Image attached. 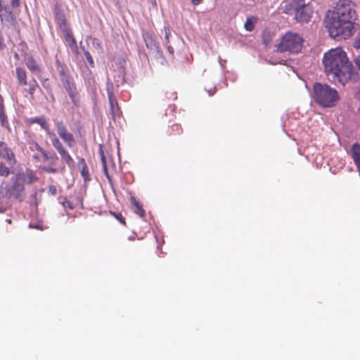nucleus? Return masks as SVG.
Returning <instances> with one entry per match:
<instances>
[{
	"mask_svg": "<svg viewBox=\"0 0 360 360\" xmlns=\"http://www.w3.org/2000/svg\"><path fill=\"white\" fill-rule=\"evenodd\" d=\"M11 173L10 169L3 162H0V176H8Z\"/></svg>",
	"mask_w": 360,
	"mask_h": 360,
	"instance_id": "nucleus-30",
	"label": "nucleus"
},
{
	"mask_svg": "<svg viewBox=\"0 0 360 360\" xmlns=\"http://www.w3.org/2000/svg\"><path fill=\"white\" fill-rule=\"evenodd\" d=\"M6 221H7L8 224H11V219H6Z\"/></svg>",
	"mask_w": 360,
	"mask_h": 360,
	"instance_id": "nucleus-53",
	"label": "nucleus"
},
{
	"mask_svg": "<svg viewBox=\"0 0 360 360\" xmlns=\"http://www.w3.org/2000/svg\"><path fill=\"white\" fill-rule=\"evenodd\" d=\"M49 193L51 194L52 195H55L57 193V189L56 187L54 185H50L49 186Z\"/></svg>",
	"mask_w": 360,
	"mask_h": 360,
	"instance_id": "nucleus-41",
	"label": "nucleus"
},
{
	"mask_svg": "<svg viewBox=\"0 0 360 360\" xmlns=\"http://www.w3.org/2000/svg\"><path fill=\"white\" fill-rule=\"evenodd\" d=\"M63 87L65 89L67 92L68 93L70 97L72 100V101H75V91H76V86L75 84L72 79L71 77L63 79L61 80Z\"/></svg>",
	"mask_w": 360,
	"mask_h": 360,
	"instance_id": "nucleus-14",
	"label": "nucleus"
},
{
	"mask_svg": "<svg viewBox=\"0 0 360 360\" xmlns=\"http://www.w3.org/2000/svg\"><path fill=\"white\" fill-rule=\"evenodd\" d=\"M62 160L67 164L69 167H73L75 165V161L73 158L71 157L70 153L64 156V158H62Z\"/></svg>",
	"mask_w": 360,
	"mask_h": 360,
	"instance_id": "nucleus-33",
	"label": "nucleus"
},
{
	"mask_svg": "<svg viewBox=\"0 0 360 360\" xmlns=\"http://www.w3.org/2000/svg\"><path fill=\"white\" fill-rule=\"evenodd\" d=\"M129 239L130 240H134V238L129 237Z\"/></svg>",
	"mask_w": 360,
	"mask_h": 360,
	"instance_id": "nucleus-54",
	"label": "nucleus"
},
{
	"mask_svg": "<svg viewBox=\"0 0 360 360\" xmlns=\"http://www.w3.org/2000/svg\"><path fill=\"white\" fill-rule=\"evenodd\" d=\"M6 196L13 198L20 202L24 200L25 187L20 174L16 175L15 179H13V184L8 187Z\"/></svg>",
	"mask_w": 360,
	"mask_h": 360,
	"instance_id": "nucleus-5",
	"label": "nucleus"
},
{
	"mask_svg": "<svg viewBox=\"0 0 360 360\" xmlns=\"http://www.w3.org/2000/svg\"><path fill=\"white\" fill-rule=\"evenodd\" d=\"M29 124H34L37 123L41 126V127L44 129L46 132V134L48 137L51 139L52 134L53 136L56 135V134L50 129L49 124L46 122V120L44 117H31L28 120Z\"/></svg>",
	"mask_w": 360,
	"mask_h": 360,
	"instance_id": "nucleus-12",
	"label": "nucleus"
},
{
	"mask_svg": "<svg viewBox=\"0 0 360 360\" xmlns=\"http://www.w3.org/2000/svg\"><path fill=\"white\" fill-rule=\"evenodd\" d=\"M354 65L356 66L359 70H360V58L357 57L354 60Z\"/></svg>",
	"mask_w": 360,
	"mask_h": 360,
	"instance_id": "nucleus-43",
	"label": "nucleus"
},
{
	"mask_svg": "<svg viewBox=\"0 0 360 360\" xmlns=\"http://www.w3.org/2000/svg\"><path fill=\"white\" fill-rule=\"evenodd\" d=\"M11 8L8 4H4V1L1 2L0 19L7 27H14L16 24L15 17Z\"/></svg>",
	"mask_w": 360,
	"mask_h": 360,
	"instance_id": "nucleus-6",
	"label": "nucleus"
},
{
	"mask_svg": "<svg viewBox=\"0 0 360 360\" xmlns=\"http://www.w3.org/2000/svg\"><path fill=\"white\" fill-rule=\"evenodd\" d=\"M167 51H168V52H169V53H171V54H173V53H174V48H173L172 46L168 45V46H167Z\"/></svg>",
	"mask_w": 360,
	"mask_h": 360,
	"instance_id": "nucleus-47",
	"label": "nucleus"
},
{
	"mask_svg": "<svg viewBox=\"0 0 360 360\" xmlns=\"http://www.w3.org/2000/svg\"><path fill=\"white\" fill-rule=\"evenodd\" d=\"M39 87V84L36 79H33L32 82L30 84V87L28 89V93L30 96V98L32 99L34 98V94L37 89V88Z\"/></svg>",
	"mask_w": 360,
	"mask_h": 360,
	"instance_id": "nucleus-27",
	"label": "nucleus"
},
{
	"mask_svg": "<svg viewBox=\"0 0 360 360\" xmlns=\"http://www.w3.org/2000/svg\"><path fill=\"white\" fill-rule=\"evenodd\" d=\"M257 17L251 16L248 18L244 25L245 29L249 32L252 31L255 28V24L257 22Z\"/></svg>",
	"mask_w": 360,
	"mask_h": 360,
	"instance_id": "nucleus-24",
	"label": "nucleus"
},
{
	"mask_svg": "<svg viewBox=\"0 0 360 360\" xmlns=\"http://www.w3.org/2000/svg\"><path fill=\"white\" fill-rule=\"evenodd\" d=\"M54 15L57 26L62 32L70 29L65 15L57 6L54 9Z\"/></svg>",
	"mask_w": 360,
	"mask_h": 360,
	"instance_id": "nucleus-11",
	"label": "nucleus"
},
{
	"mask_svg": "<svg viewBox=\"0 0 360 360\" xmlns=\"http://www.w3.org/2000/svg\"><path fill=\"white\" fill-rule=\"evenodd\" d=\"M322 63L324 72L334 82L345 84L350 79L352 74V64L347 53L340 48L332 49L324 53Z\"/></svg>",
	"mask_w": 360,
	"mask_h": 360,
	"instance_id": "nucleus-2",
	"label": "nucleus"
},
{
	"mask_svg": "<svg viewBox=\"0 0 360 360\" xmlns=\"http://www.w3.org/2000/svg\"><path fill=\"white\" fill-rule=\"evenodd\" d=\"M62 33L63 34L64 39H65V41L68 43L71 51L77 55L79 53V50H78L77 41L72 33L71 29H70L67 31H65Z\"/></svg>",
	"mask_w": 360,
	"mask_h": 360,
	"instance_id": "nucleus-13",
	"label": "nucleus"
},
{
	"mask_svg": "<svg viewBox=\"0 0 360 360\" xmlns=\"http://www.w3.org/2000/svg\"><path fill=\"white\" fill-rule=\"evenodd\" d=\"M63 205L65 208H68L70 210H72L75 207V205H73V203L68 198L64 199V200L63 202Z\"/></svg>",
	"mask_w": 360,
	"mask_h": 360,
	"instance_id": "nucleus-37",
	"label": "nucleus"
},
{
	"mask_svg": "<svg viewBox=\"0 0 360 360\" xmlns=\"http://www.w3.org/2000/svg\"><path fill=\"white\" fill-rule=\"evenodd\" d=\"M0 122L2 127H9L7 116L5 113L4 105L2 98L0 96Z\"/></svg>",
	"mask_w": 360,
	"mask_h": 360,
	"instance_id": "nucleus-22",
	"label": "nucleus"
},
{
	"mask_svg": "<svg viewBox=\"0 0 360 360\" xmlns=\"http://www.w3.org/2000/svg\"><path fill=\"white\" fill-rule=\"evenodd\" d=\"M107 92H108V97L109 103H110V112H111L113 119H115V117L120 116L121 110L118 105L117 98L112 91V88L108 87L107 89Z\"/></svg>",
	"mask_w": 360,
	"mask_h": 360,
	"instance_id": "nucleus-10",
	"label": "nucleus"
},
{
	"mask_svg": "<svg viewBox=\"0 0 360 360\" xmlns=\"http://www.w3.org/2000/svg\"><path fill=\"white\" fill-rule=\"evenodd\" d=\"M143 39L146 44V46L148 49H150L153 51H157L159 49L158 44L155 40L153 35L148 32L145 33L143 34Z\"/></svg>",
	"mask_w": 360,
	"mask_h": 360,
	"instance_id": "nucleus-19",
	"label": "nucleus"
},
{
	"mask_svg": "<svg viewBox=\"0 0 360 360\" xmlns=\"http://www.w3.org/2000/svg\"><path fill=\"white\" fill-rule=\"evenodd\" d=\"M302 44L303 39L300 34L289 32L282 37L276 46L277 51L281 53H297L302 50Z\"/></svg>",
	"mask_w": 360,
	"mask_h": 360,
	"instance_id": "nucleus-4",
	"label": "nucleus"
},
{
	"mask_svg": "<svg viewBox=\"0 0 360 360\" xmlns=\"http://www.w3.org/2000/svg\"><path fill=\"white\" fill-rule=\"evenodd\" d=\"M165 97H166V98H168V100H171V101H174L176 100L177 94L174 91H169L165 93Z\"/></svg>",
	"mask_w": 360,
	"mask_h": 360,
	"instance_id": "nucleus-34",
	"label": "nucleus"
},
{
	"mask_svg": "<svg viewBox=\"0 0 360 360\" xmlns=\"http://www.w3.org/2000/svg\"><path fill=\"white\" fill-rule=\"evenodd\" d=\"M84 56L87 60V61L89 62V65L91 66V67H94V60H93V58L92 56H91L90 53L88 51H85L84 49Z\"/></svg>",
	"mask_w": 360,
	"mask_h": 360,
	"instance_id": "nucleus-36",
	"label": "nucleus"
},
{
	"mask_svg": "<svg viewBox=\"0 0 360 360\" xmlns=\"http://www.w3.org/2000/svg\"><path fill=\"white\" fill-rule=\"evenodd\" d=\"M164 32H165V43L167 44L169 42V37L171 36V32L168 27H164Z\"/></svg>",
	"mask_w": 360,
	"mask_h": 360,
	"instance_id": "nucleus-38",
	"label": "nucleus"
},
{
	"mask_svg": "<svg viewBox=\"0 0 360 360\" xmlns=\"http://www.w3.org/2000/svg\"><path fill=\"white\" fill-rule=\"evenodd\" d=\"M1 157V152H0V158Z\"/></svg>",
	"mask_w": 360,
	"mask_h": 360,
	"instance_id": "nucleus-55",
	"label": "nucleus"
},
{
	"mask_svg": "<svg viewBox=\"0 0 360 360\" xmlns=\"http://www.w3.org/2000/svg\"><path fill=\"white\" fill-rule=\"evenodd\" d=\"M5 47V44H4L3 37L0 34V49H3Z\"/></svg>",
	"mask_w": 360,
	"mask_h": 360,
	"instance_id": "nucleus-46",
	"label": "nucleus"
},
{
	"mask_svg": "<svg viewBox=\"0 0 360 360\" xmlns=\"http://www.w3.org/2000/svg\"><path fill=\"white\" fill-rule=\"evenodd\" d=\"M101 162H102V167H103V171L105 175V176L110 180V176L108 172V168H107V161L105 159V157L104 155V153H101Z\"/></svg>",
	"mask_w": 360,
	"mask_h": 360,
	"instance_id": "nucleus-29",
	"label": "nucleus"
},
{
	"mask_svg": "<svg viewBox=\"0 0 360 360\" xmlns=\"http://www.w3.org/2000/svg\"><path fill=\"white\" fill-rule=\"evenodd\" d=\"M10 3V6L11 8H18L20 4V0H8Z\"/></svg>",
	"mask_w": 360,
	"mask_h": 360,
	"instance_id": "nucleus-40",
	"label": "nucleus"
},
{
	"mask_svg": "<svg viewBox=\"0 0 360 360\" xmlns=\"http://www.w3.org/2000/svg\"><path fill=\"white\" fill-rule=\"evenodd\" d=\"M305 0H285L281 4L283 13L292 15L294 11L306 4Z\"/></svg>",
	"mask_w": 360,
	"mask_h": 360,
	"instance_id": "nucleus-9",
	"label": "nucleus"
},
{
	"mask_svg": "<svg viewBox=\"0 0 360 360\" xmlns=\"http://www.w3.org/2000/svg\"><path fill=\"white\" fill-rule=\"evenodd\" d=\"M314 98L323 108H333L340 100L338 91L328 84L315 83L313 86Z\"/></svg>",
	"mask_w": 360,
	"mask_h": 360,
	"instance_id": "nucleus-3",
	"label": "nucleus"
},
{
	"mask_svg": "<svg viewBox=\"0 0 360 360\" xmlns=\"http://www.w3.org/2000/svg\"><path fill=\"white\" fill-rule=\"evenodd\" d=\"M354 47H355L356 49H360V30L358 32L354 41Z\"/></svg>",
	"mask_w": 360,
	"mask_h": 360,
	"instance_id": "nucleus-39",
	"label": "nucleus"
},
{
	"mask_svg": "<svg viewBox=\"0 0 360 360\" xmlns=\"http://www.w3.org/2000/svg\"><path fill=\"white\" fill-rule=\"evenodd\" d=\"M26 177L29 180L30 183L34 182L37 181V177L34 171L32 170H27L26 171Z\"/></svg>",
	"mask_w": 360,
	"mask_h": 360,
	"instance_id": "nucleus-32",
	"label": "nucleus"
},
{
	"mask_svg": "<svg viewBox=\"0 0 360 360\" xmlns=\"http://www.w3.org/2000/svg\"><path fill=\"white\" fill-rule=\"evenodd\" d=\"M350 155L360 174V144L357 143L352 144Z\"/></svg>",
	"mask_w": 360,
	"mask_h": 360,
	"instance_id": "nucleus-16",
	"label": "nucleus"
},
{
	"mask_svg": "<svg viewBox=\"0 0 360 360\" xmlns=\"http://www.w3.org/2000/svg\"><path fill=\"white\" fill-rule=\"evenodd\" d=\"M25 65L28 70L32 73H39L41 68L32 56H29L25 60Z\"/></svg>",
	"mask_w": 360,
	"mask_h": 360,
	"instance_id": "nucleus-18",
	"label": "nucleus"
},
{
	"mask_svg": "<svg viewBox=\"0 0 360 360\" xmlns=\"http://www.w3.org/2000/svg\"><path fill=\"white\" fill-rule=\"evenodd\" d=\"M152 4H155V0H148Z\"/></svg>",
	"mask_w": 360,
	"mask_h": 360,
	"instance_id": "nucleus-52",
	"label": "nucleus"
},
{
	"mask_svg": "<svg viewBox=\"0 0 360 360\" xmlns=\"http://www.w3.org/2000/svg\"><path fill=\"white\" fill-rule=\"evenodd\" d=\"M43 170L48 172V173H56L57 172V169L56 168H52V167H44L43 168Z\"/></svg>",
	"mask_w": 360,
	"mask_h": 360,
	"instance_id": "nucleus-42",
	"label": "nucleus"
},
{
	"mask_svg": "<svg viewBox=\"0 0 360 360\" xmlns=\"http://www.w3.org/2000/svg\"><path fill=\"white\" fill-rule=\"evenodd\" d=\"M176 105L174 104H169L165 112V117L169 116L172 119L175 117Z\"/></svg>",
	"mask_w": 360,
	"mask_h": 360,
	"instance_id": "nucleus-28",
	"label": "nucleus"
},
{
	"mask_svg": "<svg viewBox=\"0 0 360 360\" xmlns=\"http://www.w3.org/2000/svg\"><path fill=\"white\" fill-rule=\"evenodd\" d=\"M81 175L85 182H87L90 180V174L87 166H84L82 168Z\"/></svg>",
	"mask_w": 360,
	"mask_h": 360,
	"instance_id": "nucleus-31",
	"label": "nucleus"
},
{
	"mask_svg": "<svg viewBox=\"0 0 360 360\" xmlns=\"http://www.w3.org/2000/svg\"><path fill=\"white\" fill-rule=\"evenodd\" d=\"M41 155H42V157H43V158H44V160H49V159H50V157L49 156L48 153H47L45 150H44L41 153Z\"/></svg>",
	"mask_w": 360,
	"mask_h": 360,
	"instance_id": "nucleus-44",
	"label": "nucleus"
},
{
	"mask_svg": "<svg viewBox=\"0 0 360 360\" xmlns=\"http://www.w3.org/2000/svg\"><path fill=\"white\" fill-rule=\"evenodd\" d=\"M56 127L59 136L62 140L67 144L70 148L73 147L76 141L73 134L68 131L67 127L65 126L63 121H58L56 122Z\"/></svg>",
	"mask_w": 360,
	"mask_h": 360,
	"instance_id": "nucleus-7",
	"label": "nucleus"
},
{
	"mask_svg": "<svg viewBox=\"0 0 360 360\" xmlns=\"http://www.w3.org/2000/svg\"><path fill=\"white\" fill-rule=\"evenodd\" d=\"M56 68L59 73V76L60 77V80L63 79H66L70 77L68 70L67 67L62 64L59 60L56 61Z\"/></svg>",
	"mask_w": 360,
	"mask_h": 360,
	"instance_id": "nucleus-23",
	"label": "nucleus"
},
{
	"mask_svg": "<svg viewBox=\"0 0 360 360\" xmlns=\"http://www.w3.org/2000/svg\"><path fill=\"white\" fill-rule=\"evenodd\" d=\"M36 149L40 153L44 150L38 143H36Z\"/></svg>",
	"mask_w": 360,
	"mask_h": 360,
	"instance_id": "nucleus-49",
	"label": "nucleus"
},
{
	"mask_svg": "<svg viewBox=\"0 0 360 360\" xmlns=\"http://www.w3.org/2000/svg\"><path fill=\"white\" fill-rule=\"evenodd\" d=\"M183 132V129L179 124H174L170 127L168 130L169 136L180 135Z\"/></svg>",
	"mask_w": 360,
	"mask_h": 360,
	"instance_id": "nucleus-25",
	"label": "nucleus"
},
{
	"mask_svg": "<svg viewBox=\"0 0 360 360\" xmlns=\"http://www.w3.org/2000/svg\"><path fill=\"white\" fill-rule=\"evenodd\" d=\"M79 165H82V168L84 166H87L84 158H80L78 162Z\"/></svg>",
	"mask_w": 360,
	"mask_h": 360,
	"instance_id": "nucleus-45",
	"label": "nucleus"
},
{
	"mask_svg": "<svg viewBox=\"0 0 360 360\" xmlns=\"http://www.w3.org/2000/svg\"><path fill=\"white\" fill-rule=\"evenodd\" d=\"M54 148L59 153L61 158H64L69 152L65 148L61 141L59 140L56 134L53 136L52 134L51 139H50Z\"/></svg>",
	"mask_w": 360,
	"mask_h": 360,
	"instance_id": "nucleus-15",
	"label": "nucleus"
},
{
	"mask_svg": "<svg viewBox=\"0 0 360 360\" xmlns=\"http://www.w3.org/2000/svg\"><path fill=\"white\" fill-rule=\"evenodd\" d=\"M96 41H98V39H94V43ZM96 46H100V43H99V42H97Z\"/></svg>",
	"mask_w": 360,
	"mask_h": 360,
	"instance_id": "nucleus-51",
	"label": "nucleus"
},
{
	"mask_svg": "<svg viewBox=\"0 0 360 360\" xmlns=\"http://www.w3.org/2000/svg\"><path fill=\"white\" fill-rule=\"evenodd\" d=\"M202 0H191V2L193 5L197 6L202 2Z\"/></svg>",
	"mask_w": 360,
	"mask_h": 360,
	"instance_id": "nucleus-48",
	"label": "nucleus"
},
{
	"mask_svg": "<svg viewBox=\"0 0 360 360\" xmlns=\"http://www.w3.org/2000/svg\"><path fill=\"white\" fill-rule=\"evenodd\" d=\"M110 214L113 215L121 224L126 225L124 218L123 217L121 213H115L110 212Z\"/></svg>",
	"mask_w": 360,
	"mask_h": 360,
	"instance_id": "nucleus-35",
	"label": "nucleus"
},
{
	"mask_svg": "<svg viewBox=\"0 0 360 360\" xmlns=\"http://www.w3.org/2000/svg\"><path fill=\"white\" fill-rule=\"evenodd\" d=\"M14 58H15V59L18 60V59H19V55H18L17 53H15V54H14Z\"/></svg>",
	"mask_w": 360,
	"mask_h": 360,
	"instance_id": "nucleus-50",
	"label": "nucleus"
},
{
	"mask_svg": "<svg viewBox=\"0 0 360 360\" xmlns=\"http://www.w3.org/2000/svg\"><path fill=\"white\" fill-rule=\"evenodd\" d=\"M130 202L134 208V212L139 214L140 217H144L145 211L143 209V207L141 205V203L136 200L134 196H131Z\"/></svg>",
	"mask_w": 360,
	"mask_h": 360,
	"instance_id": "nucleus-21",
	"label": "nucleus"
},
{
	"mask_svg": "<svg viewBox=\"0 0 360 360\" xmlns=\"http://www.w3.org/2000/svg\"><path fill=\"white\" fill-rule=\"evenodd\" d=\"M356 5L351 0H338L326 13L325 27L332 38L347 39L354 32L357 20Z\"/></svg>",
	"mask_w": 360,
	"mask_h": 360,
	"instance_id": "nucleus-1",
	"label": "nucleus"
},
{
	"mask_svg": "<svg viewBox=\"0 0 360 360\" xmlns=\"http://www.w3.org/2000/svg\"><path fill=\"white\" fill-rule=\"evenodd\" d=\"M295 15V20L299 22H307L310 20L312 14V6L307 3L305 6H302L299 9L292 13Z\"/></svg>",
	"mask_w": 360,
	"mask_h": 360,
	"instance_id": "nucleus-8",
	"label": "nucleus"
},
{
	"mask_svg": "<svg viewBox=\"0 0 360 360\" xmlns=\"http://www.w3.org/2000/svg\"><path fill=\"white\" fill-rule=\"evenodd\" d=\"M15 72L18 84L21 86H26L27 84L26 70L21 67H18L15 69Z\"/></svg>",
	"mask_w": 360,
	"mask_h": 360,
	"instance_id": "nucleus-20",
	"label": "nucleus"
},
{
	"mask_svg": "<svg viewBox=\"0 0 360 360\" xmlns=\"http://www.w3.org/2000/svg\"><path fill=\"white\" fill-rule=\"evenodd\" d=\"M5 146L1 150V157L5 159L8 163L15 164L16 160L15 155L12 150L8 148L4 143H1V146Z\"/></svg>",
	"mask_w": 360,
	"mask_h": 360,
	"instance_id": "nucleus-17",
	"label": "nucleus"
},
{
	"mask_svg": "<svg viewBox=\"0 0 360 360\" xmlns=\"http://www.w3.org/2000/svg\"><path fill=\"white\" fill-rule=\"evenodd\" d=\"M273 34L269 30H264L262 35V41L265 45H268L271 41Z\"/></svg>",
	"mask_w": 360,
	"mask_h": 360,
	"instance_id": "nucleus-26",
	"label": "nucleus"
}]
</instances>
